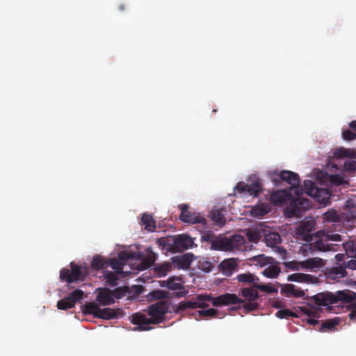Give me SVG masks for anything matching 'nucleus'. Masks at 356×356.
Wrapping results in <instances>:
<instances>
[{"label": "nucleus", "mask_w": 356, "mask_h": 356, "mask_svg": "<svg viewBox=\"0 0 356 356\" xmlns=\"http://www.w3.org/2000/svg\"><path fill=\"white\" fill-rule=\"evenodd\" d=\"M107 259L100 255L93 257L91 261V267L95 270H102L107 268Z\"/></svg>", "instance_id": "obj_32"}, {"label": "nucleus", "mask_w": 356, "mask_h": 356, "mask_svg": "<svg viewBox=\"0 0 356 356\" xmlns=\"http://www.w3.org/2000/svg\"><path fill=\"white\" fill-rule=\"evenodd\" d=\"M345 258V255L342 253H339L335 255V259L337 261V264H339L341 261H343Z\"/></svg>", "instance_id": "obj_56"}, {"label": "nucleus", "mask_w": 356, "mask_h": 356, "mask_svg": "<svg viewBox=\"0 0 356 356\" xmlns=\"http://www.w3.org/2000/svg\"><path fill=\"white\" fill-rule=\"evenodd\" d=\"M222 273L227 275H231L237 268V263L234 259H228L222 261L220 264Z\"/></svg>", "instance_id": "obj_20"}, {"label": "nucleus", "mask_w": 356, "mask_h": 356, "mask_svg": "<svg viewBox=\"0 0 356 356\" xmlns=\"http://www.w3.org/2000/svg\"><path fill=\"white\" fill-rule=\"evenodd\" d=\"M243 309L246 312L255 311L259 307V304L254 301H249V302H243Z\"/></svg>", "instance_id": "obj_52"}, {"label": "nucleus", "mask_w": 356, "mask_h": 356, "mask_svg": "<svg viewBox=\"0 0 356 356\" xmlns=\"http://www.w3.org/2000/svg\"><path fill=\"white\" fill-rule=\"evenodd\" d=\"M181 210L179 219L185 223L200 224L205 226L207 224L206 218L200 213L189 210V206L182 204L179 206Z\"/></svg>", "instance_id": "obj_6"}, {"label": "nucleus", "mask_w": 356, "mask_h": 356, "mask_svg": "<svg viewBox=\"0 0 356 356\" xmlns=\"http://www.w3.org/2000/svg\"><path fill=\"white\" fill-rule=\"evenodd\" d=\"M342 246L346 252L351 254L352 257H355L356 254V241H348L347 242H344L343 243Z\"/></svg>", "instance_id": "obj_42"}, {"label": "nucleus", "mask_w": 356, "mask_h": 356, "mask_svg": "<svg viewBox=\"0 0 356 356\" xmlns=\"http://www.w3.org/2000/svg\"><path fill=\"white\" fill-rule=\"evenodd\" d=\"M355 257V258H356V254L355 255V257Z\"/></svg>", "instance_id": "obj_60"}, {"label": "nucleus", "mask_w": 356, "mask_h": 356, "mask_svg": "<svg viewBox=\"0 0 356 356\" xmlns=\"http://www.w3.org/2000/svg\"><path fill=\"white\" fill-rule=\"evenodd\" d=\"M82 311L85 314H92L96 318L106 320L116 318L120 314V309H114L108 307L101 309L93 302L85 304L83 306Z\"/></svg>", "instance_id": "obj_5"}, {"label": "nucleus", "mask_w": 356, "mask_h": 356, "mask_svg": "<svg viewBox=\"0 0 356 356\" xmlns=\"http://www.w3.org/2000/svg\"><path fill=\"white\" fill-rule=\"evenodd\" d=\"M288 281L300 282V283H315L318 278L309 274L302 273H295L289 275L287 277Z\"/></svg>", "instance_id": "obj_17"}, {"label": "nucleus", "mask_w": 356, "mask_h": 356, "mask_svg": "<svg viewBox=\"0 0 356 356\" xmlns=\"http://www.w3.org/2000/svg\"><path fill=\"white\" fill-rule=\"evenodd\" d=\"M303 251L307 252L309 250L311 252L315 251L321 252H337L339 249V245L336 243H328L323 236H321L320 238L317 239L314 243L305 244L302 247Z\"/></svg>", "instance_id": "obj_7"}, {"label": "nucleus", "mask_w": 356, "mask_h": 356, "mask_svg": "<svg viewBox=\"0 0 356 356\" xmlns=\"http://www.w3.org/2000/svg\"><path fill=\"white\" fill-rule=\"evenodd\" d=\"M237 279L240 282H244L247 284H252L257 283L256 281L259 280V278L255 277L254 275L248 273H241L238 275Z\"/></svg>", "instance_id": "obj_35"}, {"label": "nucleus", "mask_w": 356, "mask_h": 356, "mask_svg": "<svg viewBox=\"0 0 356 356\" xmlns=\"http://www.w3.org/2000/svg\"><path fill=\"white\" fill-rule=\"evenodd\" d=\"M208 302H211L213 306L220 307L223 305L243 303L244 300L239 298L234 293H226L216 298L211 294H198L190 300L181 301L173 306V312L176 314H181L188 309H205L209 306Z\"/></svg>", "instance_id": "obj_2"}, {"label": "nucleus", "mask_w": 356, "mask_h": 356, "mask_svg": "<svg viewBox=\"0 0 356 356\" xmlns=\"http://www.w3.org/2000/svg\"><path fill=\"white\" fill-rule=\"evenodd\" d=\"M313 228H314V222L310 220L302 222L299 227L300 230L302 232H311L313 229Z\"/></svg>", "instance_id": "obj_51"}, {"label": "nucleus", "mask_w": 356, "mask_h": 356, "mask_svg": "<svg viewBox=\"0 0 356 356\" xmlns=\"http://www.w3.org/2000/svg\"><path fill=\"white\" fill-rule=\"evenodd\" d=\"M170 270L171 265L169 263H165L154 268V273L159 277L165 276Z\"/></svg>", "instance_id": "obj_36"}, {"label": "nucleus", "mask_w": 356, "mask_h": 356, "mask_svg": "<svg viewBox=\"0 0 356 356\" xmlns=\"http://www.w3.org/2000/svg\"><path fill=\"white\" fill-rule=\"evenodd\" d=\"M241 296L247 301H255L259 298V293L253 285L250 288H243L241 289Z\"/></svg>", "instance_id": "obj_29"}, {"label": "nucleus", "mask_w": 356, "mask_h": 356, "mask_svg": "<svg viewBox=\"0 0 356 356\" xmlns=\"http://www.w3.org/2000/svg\"><path fill=\"white\" fill-rule=\"evenodd\" d=\"M129 258V257L128 254L125 252H121L119 254V259L120 260V261H125Z\"/></svg>", "instance_id": "obj_55"}, {"label": "nucleus", "mask_w": 356, "mask_h": 356, "mask_svg": "<svg viewBox=\"0 0 356 356\" xmlns=\"http://www.w3.org/2000/svg\"><path fill=\"white\" fill-rule=\"evenodd\" d=\"M344 169L346 171L355 172H356V161H347L344 163Z\"/></svg>", "instance_id": "obj_53"}, {"label": "nucleus", "mask_w": 356, "mask_h": 356, "mask_svg": "<svg viewBox=\"0 0 356 356\" xmlns=\"http://www.w3.org/2000/svg\"><path fill=\"white\" fill-rule=\"evenodd\" d=\"M97 300L102 305H110L114 303L111 291L108 289L102 291L97 297Z\"/></svg>", "instance_id": "obj_23"}, {"label": "nucleus", "mask_w": 356, "mask_h": 356, "mask_svg": "<svg viewBox=\"0 0 356 356\" xmlns=\"http://www.w3.org/2000/svg\"><path fill=\"white\" fill-rule=\"evenodd\" d=\"M70 269L63 268L60 271V279L68 284L83 281L88 274L87 266H79L74 262L70 264Z\"/></svg>", "instance_id": "obj_4"}, {"label": "nucleus", "mask_w": 356, "mask_h": 356, "mask_svg": "<svg viewBox=\"0 0 356 356\" xmlns=\"http://www.w3.org/2000/svg\"><path fill=\"white\" fill-rule=\"evenodd\" d=\"M339 321L337 319H328L323 321L321 323L320 331H325V330H332L337 325H338Z\"/></svg>", "instance_id": "obj_41"}, {"label": "nucleus", "mask_w": 356, "mask_h": 356, "mask_svg": "<svg viewBox=\"0 0 356 356\" xmlns=\"http://www.w3.org/2000/svg\"><path fill=\"white\" fill-rule=\"evenodd\" d=\"M84 293L81 289H76L69 293L67 297H65L57 302V307L58 309L66 310L67 309L73 308L76 302L83 298Z\"/></svg>", "instance_id": "obj_8"}, {"label": "nucleus", "mask_w": 356, "mask_h": 356, "mask_svg": "<svg viewBox=\"0 0 356 356\" xmlns=\"http://www.w3.org/2000/svg\"><path fill=\"white\" fill-rule=\"evenodd\" d=\"M289 194L285 190H279L273 192L270 195V200L276 205H281L287 201Z\"/></svg>", "instance_id": "obj_22"}, {"label": "nucleus", "mask_w": 356, "mask_h": 356, "mask_svg": "<svg viewBox=\"0 0 356 356\" xmlns=\"http://www.w3.org/2000/svg\"><path fill=\"white\" fill-rule=\"evenodd\" d=\"M122 263L116 259H107V268L111 266L113 270H120L122 269Z\"/></svg>", "instance_id": "obj_49"}, {"label": "nucleus", "mask_w": 356, "mask_h": 356, "mask_svg": "<svg viewBox=\"0 0 356 356\" xmlns=\"http://www.w3.org/2000/svg\"><path fill=\"white\" fill-rule=\"evenodd\" d=\"M300 311L302 312L303 314H305L309 318H318L320 316L319 310L314 307L303 306L300 307Z\"/></svg>", "instance_id": "obj_39"}, {"label": "nucleus", "mask_w": 356, "mask_h": 356, "mask_svg": "<svg viewBox=\"0 0 356 356\" xmlns=\"http://www.w3.org/2000/svg\"><path fill=\"white\" fill-rule=\"evenodd\" d=\"M156 259V254L153 252L151 248L145 249L144 257L142 259L140 266L143 269L150 268Z\"/></svg>", "instance_id": "obj_19"}, {"label": "nucleus", "mask_w": 356, "mask_h": 356, "mask_svg": "<svg viewBox=\"0 0 356 356\" xmlns=\"http://www.w3.org/2000/svg\"><path fill=\"white\" fill-rule=\"evenodd\" d=\"M160 285L163 287H166L173 291L184 289L183 284L179 282V280L177 277H170L166 281H161Z\"/></svg>", "instance_id": "obj_28"}, {"label": "nucleus", "mask_w": 356, "mask_h": 356, "mask_svg": "<svg viewBox=\"0 0 356 356\" xmlns=\"http://www.w3.org/2000/svg\"><path fill=\"white\" fill-rule=\"evenodd\" d=\"M276 316L280 318H288L289 316H296V315L288 309H280L277 312Z\"/></svg>", "instance_id": "obj_48"}, {"label": "nucleus", "mask_w": 356, "mask_h": 356, "mask_svg": "<svg viewBox=\"0 0 356 356\" xmlns=\"http://www.w3.org/2000/svg\"><path fill=\"white\" fill-rule=\"evenodd\" d=\"M349 127L352 129V131L356 133V120L350 122L349 124Z\"/></svg>", "instance_id": "obj_58"}, {"label": "nucleus", "mask_w": 356, "mask_h": 356, "mask_svg": "<svg viewBox=\"0 0 356 356\" xmlns=\"http://www.w3.org/2000/svg\"><path fill=\"white\" fill-rule=\"evenodd\" d=\"M246 236L250 242L256 243L259 241L261 234L257 230L249 229L247 231Z\"/></svg>", "instance_id": "obj_45"}, {"label": "nucleus", "mask_w": 356, "mask_h": 356, "mask_svg": "<svg viewBox=\"0 0 356 356\" xmlns=\"http://www.w3.org/2000/svg\"><path fill=\"white\" fill-rule=\"evenodd\" d=\"M234 190L240 194L247 193L250 195L256 197L260 193L261 186L258 181L253 182L250 184L241 181L236 184Z\"/></svg>", "instance_id": "obj_12"}, {"label": "nucleus", "mask_w": 356, "mask_h": 356, "mask_svg": "<svg viewBox=\"0 0 356 356\" xmlns=\"http://www.w3.org/2000/svg\"><path fill=\"white\" fill-rule=\"evenodd\" d=\"M304 186H305L306 193L309 195H312L313 191L316 190L315 184L312 180H309V179L305 180L304 181Z\"/></svg>", "instance_id": "obj_47"}, {"label": "nucleus", "mask_w": 356, "mask_h": 356, "mask_svg": "<svg viewBox=\"0 0 356 356\" xmlns=\"http://www.w3.org/2000/svg\"><path fill=\"white\" fill-rule=\"evenodd\" d=\"M192 254H186L182 255L181 257L177 258L178 264H180L181 267H188L192 261Z\"/></svg>", "instance_id": "obj_46"}, {"label": "nucleus", "mask_w": 356, "mask_h": 356, "mask_svg": "<svg viewBox=\"0 0 356 356\" xmlns=\"http://www.w3.org/2000/svg\"><path fill=\"white\" fill-rule=\"evenodd\" d=\"M169 293L164 290L157 289L149 292L147 296L148 300H161L147 307L148 316L143 313H136L131 316V322L138 325L134 330L146 331L152 327L151 325H156L164 320L165 314L169 310V302L163 299L168 298Z\"/></svg>", "instance_id": "obj_1"}, {"label": "nucleus", "mask_w": 356, "mask_h": 356, "mask_svg": "<svg viewBox=\"0 0 356 356\" xmlns=\"http://www.w3.org/2000/svg\"><path fill=\"white\" fill-rule=\"evenodd\" d=\"M280 273V269L277 266H270L263 271V275L268 278H275Z\"/></svg>", "instance_id": "obj_38"}, {"label": "nucleus", "mask_w": 356, "mask_h": 356, "mask_svg": "<svg viewBox=\"0 0 356 356\" xmlns=\"http://www.w3.org/2000/svg\"><path fill=\"white\" fill-rule=\"evenodd\" d=\"M343 267L351 270H356V260L350 259L348 261L343 264Z\"/></svg>", "instance_id": "obj_54"}, {"label": "nucleus", "mask_w": 356, "mask_h": 356, "mask_svg": "<svg viewBox=\"0 0 356 356\" xmlns=\"http://www.w3.org/2000/svg\"><path fill=\"white\" fill-rule=\"evenodd\" d=\"M338 296L339 297L337 298L330 292L318 293L312 296V300H313L314 302L318 306H326L329 304L335 303L338 301V300H340L339 293Z\"/></svg>", "instance_id": "obj_14"}, {"label": "nucleus", "mask_w": 356, "mask_h": 356, "mask_svg": "<svg viewBox=\"0 0 356 356\" xmlns=\"http://www.w3.org/2000/svg\"><path fill=\"white\" fill-rule=\"evenodd\" d=\"M172 243H174V252H181L196 246L193 239L188 234H180L175 236Z\"/></svg>", "instance_id": "obj_11"}, {"label": "nucleus", "mask_w": 356, "mask_h": 356, "mask_svg": "<svg viewBox=\"0 0 356 356\" xmlns=\"http://www.w3.org/2000/svg\"><path fill=\"white\" fill-rule=\"evenodd\" d=\"M311 207L309 200L302 197L297 198L293 202V215L298 216L300 213V209L304 210L308 209Z\"/></svg>", "instance_id": "obj_25"}, {"label": "nucleus", "mask_w": 356, "mask_h": 356, "mask_svg": "<svg viewBox=\"0 0 356 356\" xmlns=\"http://www.w3.org/2000/svg\"><path fill=\"white\" fill-rule=\"evenodd\" d=\"M335 156L339 158L348 157L352 159L355 157L356 152L352 149H346L341 147L337 149L335 152Z\"/></svg>", "instance_id": "obj_37"}, {"label": "nucleus", "mask_w": 356, "mask_h": 356, "mask_svg": "<svg viewBox=\"0 0 356 356\" xmlns=\"http://www.w3.org/2000/svg\"><path fill=\"white\" fill-rule=\"evenodd\" d=\"M306 268H319L325 266V262L323 259L318 257L309 258L303 262Z\"/></svg>", "instance_id": "obj_31"}, {"label": "nucleus", "mask_w": 356, "mask_h": 356, "mask_svg": "<svg viewBox=\"0 0 356 356\" xmlns=\"http://www.w3.org/2000/svg\"><path fill=\"white\" fill-rule=\"evenodd\" d=\"M218 312L216 309L210 308L209 309H202L196 311L190 314V316H193L196 320L208 319L210 318H215L217 316Z\"/></svg>", "instance_id": "obj_21"}, {"label": "nucleus", "mask_w": 356, "mask_h": 356, "mask_svg": "<svg viewBox=\"0 0 356 356\" xmlns=\"http://www.w3.org/2000/svg\"><path fill=\"white\" fill-rule=\"evenodd\" d=\"M119 8L120 10H124L125 9V6L124 5H120Z\"/></svg>", "instance_id": "obj_59"}, {"label": "nucleus", "mask_w": 356, "mask_h": 356, "mask_svg": "<svg viewBox=\"0 0 356 356\" xmlns=\"http://www.w3.org/2000/svg\"><path fill=\"white\" fill-rule=\"evenodd\" d=\"M141 224L144 229L149 232H153L156 229V222L152 215L144 213L141 217Z\"/></svg>", "instance_id": "obj_26"}, {"label": "nucleus", "mask_w": 356, "mask_h": 356, "mask_svg": "<svg viewBox=\"0 0 356 356\" xmlns=\"http://www.w3.org/2000/svg\"><path fill=\"white\" fill-rule=\"evenodd\" d=\"M346 275V267H343V265L326 268L325 273L326 280L328 282L339 280L340 278L345 277Z\"/></svg>", "instance_id": "obj_15"}, {"label": "nucleus", "mask_w": 356, "mask_h": 356, "mask_svg": "<svg viewBox=\"0 0 356 356\" xmlns=\"http://www.w3.org/2000/svg\"><path fill=\"white\" fill-rule=\"evenodd\" d=\"M316 318H312V317H309L307 320V322L308 324L309 325H315L316 324H318L319 323V321L316 320Z\"/></svg>", "instance_id": "obj_57"}, {"label": "nucleus", "mask_w": 356, "mask_h": 356, "mask_svg": "<svg viewBox=\"0 0 356 356\" xmlns=\"http://www.w3.org/2000/svg\"><path fill=\"white\" fill-rule=\"evenodd\" d=\"M342 137L345 140H356V133L350 129H345L342 131Z\"/></svg>", "instance_id": "obj_50"}, {"label": "nucleus", "mask_w": 356, "mask_h": 356, "mask_svg": "<svg viewBox=\"0 0 356 356\" xmlns=\"http://www.w3.org/2000/svg\"><path fill=\"white\" fill-rule=\"evenodd\" d=\"M345 213L348 219L356 218V200L349 199L346 202Z\"/></svg>", "instance_id": "obj_30"}, {"label": "nucleus", "mask_w": 356, "mask_h": 356, "mask_svg": "<svg viewBox=\"0 0 356 356\" xmlns=\"http://www.w3.org/2000/svg\"><path fill=\"white\" fill-rule=\"evenodd\" d=\"M222 239L221 236L216 237L212 231H206L201 236V241L210 242L211 248L214 250L213 246L214 241Z\"/></svg>", "instance_id": "obj_34"}, {"label": "nucleus", "mask_w": 356, "mask_h": 356, "mask_svg": "<svg viewBox=\"0 0 356 356\" xmlns=\"http://www.w3.org/2000/svg\"><path fill=\"white\" fill-rule=\"evenodd\" d=\"M339 299L347 303H350L348 308L350 313L349 318L352 322L356 323V293L350 291L339 292Z\"/></svg>", "instance_id": "obj_9"}, {"label": "nucleus", "mask_w": 356, "mask_h": 356, "mask_svg": "<svg viewBox=\"0 0 356 356\" xmlns=\"http://www.w3.org/2000/svg\"><path fill=\"white\" fill-rule=\"evenodd\" d=\"M281 293L286 297L302 298L305 296L304 291L293 284H284L281 288Z\"/></svg>", "instance_id": "obj_16"}, {"label": "nucleus", "mask_w": 356, "mask_h": 356, "mask_svg": "<svg viewBox=\"0 0 356 356\" xmlns=\"http://www.w3.org/2000/svg\"><path fill=\"white\" fill-rule=\"evenodd\" d=\"M280 177L294 188L295 194L299 195L302 193V188L300 186V179L297 173L289 170H282L280 173Z\"/></svg>", "instance_id": "obj_10"}, {"label": "nucleus", "mask_w": 356, "mask_h": 356, "mask_svg": "<svg viewBox=\"0 0 356 356\" xmlns=\"http://www.w3.org/2000/svg\"><path fill=\"white\" fill-rule=\"evenodd\" d=\"M245 240L241 235H234L230 237H222V239L214 241L215 250L220 251H243L245 249Z\"/></svg>", "instance_id": "obj_3"}, {"label": "nucleus", "mask_w": 356, "mask_h": 356, "mask_svg": "<svg viewBox=\"0 0 356 356\" xmlns=\"http://www.w3.org/2000/svg\"><path fill=\"white\" fill-rule=\"evenodd\" d=\"M253 286L255 287L257 290L259 289L261 291L266 292L268 293H273L277 291V289L273 287L269 284L254 283L253 284Z\"/></svg>", "instance_id": "obj_44"}, {"label": "nucleus", "mask_w": 356, "mask_h": 356, "mask_svg": "<svg viewBox=\"0 0 356 356\" xmlns=\"http://www.w3.org/2000/svg\"><path fill=\"white\" fill-rule=\"evenodd\" d=\"M175 236H166L161 237L156 240V243L159 247L162 250H165L167 251H170L174 252V241Z\"/></svg>", "instance_id": "obj_24"}, {"label": "nucleus", "mask_w": 356, "mask_h": 356, "mask_svg": "<svg viewBox=\"0 0 356 356\" xmlns=\"http://www.w3.org/2000/svg\"><path fill=\"white\" fill-rule=\"evenodd\" d=\"M324 220L327 222H337L340 220L339 216L337 212L334 210L328 211L324 213Z\"/></svg>", "instance_id": "obj_43"}, {"label": "nucleus", "mask_w": 356, "mask_h": 356, "mask_svg": "<svg viewBox=\"0 0 356 356\" xmlns=\"http://www.w3.org/2000/svg\"><path fill=\"white\" fill-rule=\"evenodd\" d=\"M225 209H213L209 213L210 219L219 227H222L225 225Z\"/></svg>", "instance_id": "obj_18"}, {"label": "nucleus", "mask_w": 356, "mask_h": 356, "mask_svg": "<svg viewBox=\"0 0 356 356\" xmlns=\"http://www.w3.org/2000/svg\"><path fill=\"white\" fill-rule=\"evenodd\" d=\"M270 210V209L268 204L261 203L252 209L251 215L253 217L261 218L268 213Z\"/></svg>", "instance_id": "obj_27"}, {"label": "nucleus", "mask_w": 356, "mask_h": 356, "mask_svg": "<svg viewBox=\"0 0 356 356\" xmlns=\"http://www.w3.org/2000/svg\"><path fill=\"white\" fill-rule=\"evenodd\" d=\"M104 277L106 283H108L109 285L112 286L118 285V281L119 278L115 273L113 271H106L104 274Z\"/></svg>", "instance_id": "obj_40"}, {"label": "nucleus", "mask_w": 356, "mask_h": 356, "mask_svg": "<svg viewBox=\"0 0 356 356\" xmlns=\"http://www.w3.org/2000/svg\"><path fill=\"white\" fill-rule=\"evenodd\" d=\"M320 236H323L328 243L341 242L343 241L342 236L339 234L333 233L330 231L321 230L318 232Z\"/></svg>", "instance_id": "obj_33"}, {"label": "nucleus", "mask_w": 356, "mask_h": 356, "mask_svg": "<svg viewBox=\"0 0 356 356\" xmlns=\"http://www.w3.org/2000/svg\"><path fill=\"white\" fill-rule=\"evenodd\" d=\"M280 235L277 232H270L266 234L264 241L267 246L271 247L275 249L280 255L284 256L286 254V250L278 244L281 243Z\"/></svg>", "instance_id": "obj_13"}]
</instances>
